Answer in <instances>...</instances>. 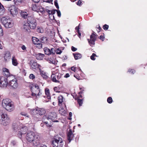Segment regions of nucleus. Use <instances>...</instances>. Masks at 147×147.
Returning a JSON list of instances; mask_svg holds the SVG:
<instances>
[{"label":"nucleus","mask_w":147,"mask_h":147,"mask_svg":"<svg viewBox=\"0 0 147 147\" xmlns=\"http://www.w3.org/2000/svg\"><path fill=\"white\" fill-rule=\"evenodd\" d=\"M55 52H56L57 54H60L62 53V51L61 50L58 49L56 50Z\"/></svg>","instance_id":"42"},{"label":"nucleus","mask_w":147,"mask_h":147,"mask_svg":"<svg viewBox=\"0 0 147 147\" xmlns=\"http://www.w3.org/2000/svg\"><path fill=\"white\" fill-rule=\"evenodd\" d=\"M3 107L7 111H11L14 109V106L11 100L8 98L3 100L2 101Z\"/></svg>","instance_id":"2"},{"label":"nucleus","mask_w":147,"mask_h":147,"mask_svg":"<svg viewBox=\"0 0 147 147\" xmlns=\"http://www.w3.org/2000/svg\"><path fill=\"white\" fill-rule=\"evenodd\" d=\"M32 95L33 96H39L41 94L39 89V87L37 85H35L33 86L31 88Z\"/></svg>","instance_id":"9"},{"label":"nucleus","mask_w":147,"mask_h":147,"mask_svg":"<svg viewBox=\"0 0 147 147\" xmlns=\"http://www.w3.org/2000/svg\"><path fill=\"white\" fill-rule=\"evenodd\" d=\"M37 30V32L39 33H42L43 32V28L40 27H38Z\"/></svg>","instance_id":"37"},{"label":"nucleus","mask_w":147,"mask_h":147,"mask_svg":"<svg viewBox=\"0 0 147 147\" xmlns=\"http://www.w3.org/2000/svg\"><path fill=\"white\" fill-rule=\"evenodd\" d=\"M27 22L29 24L31 29L36 28V21L33 17H28Z\"/></svg>","instance_id":"10"},{"label":"nucleus","mask_w":147,"mask_h":147,"mask_svg":"<svg viewBox=\"0 0 147 147\" xmlns=\"http://www.w3.org/2000/svg\"><path fill=\"white\" fill-rule=\"evenodd\" d=\"M32 39L33 42L34 44V42L35 43H37L41 42L40 41H39V40L38 38L36 37H33Z\"/></svg>","instance_id":"34"},{"label":"nucleus","mask_w":147,"mask_h":147,"mask_svg":"<svg viewBox=\"0 0 147 147\" xmlns=\"http://www.w3.org/2000/svg\"><path fill=\"white\" fill-rule=\"evenodd\" d=\"M13 131L17 132L18 136L20 138H22V135L26 133L27 131V127L20 123H14L13 125Z\"/></svg>","instance_id":"1"},{"label":"nucleus","mask_w":147,"mask_h":147,"mask_svg":"<svg viewBox=\"0 0 147 147\" xmlns=\"http://www.w3.org/2000/svg\"><path fill=\"white\" fill-rule=\"evenodd\" d=\"M23 29L25 31L30 32L31 28L29 24L27 22L24 24Z\"/></svg>","instance_id":"18"},{"label":"nucleus","mask_w":147,"mask_h":147,"mask_svg":"<svg viewBox=\"0 0 147 147\" xmlns=\"http://www.w3.org/2000/svg\"><path fill=\"white\" fill-rule=\"evenodd\" d=\"M1 21L4 27L7 28H11L14 25L13 21L9 17H3Z\"/></svg>","instance_id":"3"},{"label":"nucleus","mask_w":147,"mask_h":147,"mask_svg":"<svg viewBox=\"0 0 147 147\" xmlns=\"http://www.w3.org/2000/svg\"><path fill=\"white\" fill-rule=\"evenodd\" d=\"M108 27H109V26L108 25H106V24H105L103 26V29L105 30H107L108 28Z\"/></svg>","instance_id":"49"},{"label":"nucleus","mask_w":147,"mask_h":147,"mask_svg":"<svg viewBox=\"0 0 147 147\" xmlns=\"http://www.w3.org/2000/svg\"><path fill=\"white\" fill-rule=\"evenodd\" d=\"M21 14L22 16L24 18H26L28 15V13L25 11H21Z\"/></svg>","instance_id":"31"},{"label":"nucleus","mask_w":147,"mask_h":147,"mask_svg":"<svg viewBox=\"0 0 147 147\" xmlns=\"http://www.w3.org/2000/svg\"><path fill=\"white\" fill-rule=\"evenodd\" d=\"M107 102L109 103H111L112 102V99L111 97H109L107 100Z\"/></svg>","instance_id":"43"},{"label":"nucleus","mask_w":147,"mask_h":147,"mask_svg":"<svg viewBox=\"0 0 147 147\" xmlns=\"http://www.w3.org/2000/svg\"><path fill=\"white\" fill-rule=\"evenodd\" d=\"M21 48L24 51H26V47L24 45H22V46H21Z\"/></svg>","instance_id":"47"},{"label":"nucleus","mask_w":147,"mask_h":147,"mask_svg":"<svg viewBox=\"0 0 147 147\" xmlns=\"http://www.w3.org/2000/svg\"><path fill=\"white\" fill-rule=\"evenodd\" d=\"M39 138V136L31 131L29 132L27 134L26 138L27 140L30 142H32L35 139H37Z\"/></svg>","instance_id":"7"},{"label":"nucleus","mask_w":147,"mask_h":147,"mask_svg":"<svg viewBox=\"0 0 147 147\" xmlns=\"http://www.w3.org/2000/svg\"><path fill=\"white\" fill-rule=\"evenodd\" d=\"M10 119L8 116L4 114L2 111H0V123L2 124L6 125L10 122Z\"/></svg>","instance_id":"5"},{"label":"nucleus","mask_w":147,"mask_h":147,"mask_svg":"<svg viewBox=\"0 0 147 147\" xmlns=\"http://www.w3.org/2000/svg\"><path fill=\"white\" fill-rule=\"evenodd\" d=\"M74 77H75L78 80H79L80 79L79 78V77L78 76H76L75 75H74Z\"/></svg>","instance_id":"63"},{"label":"nucleus","mask_w":147,"mask_h":147,"mask_svg":"<svg viewBox=\"0 0 147 147\" xmlns=\"http://www.w3.org/2000/svg\"><path fill=\"white\" fill-rule=\"evenodd\" d=\"M12 63L14 66H17L18 63L15 56H13L12 58Z\"/></svg>","instance_id":"27"},{"label":"nucleus","mask_w":147,"mask_h":147,"mask_svg":"<svg viewBox=\"0 0 147 147\" xmlns=\"http://www.w3.org/2000/svg\"><path fill=\"white\" fill-rule=\"evenodd\" d=\"M40 40L41 41V42L42 43H44L46 41L47 39L46 37H43L41 38Z\"/></svg>","instance_id":"36"},{"label":"nucleus","mask_w":147,"mask_h":147,"mask_svg":"<svg viewBox=\"0 0 147 147\" xmlns=\"http://www.w3.org/2000/svg\"><path fill=\"white\" fill-rule=\"evenodd\" d=\"M11 57V54L9 52H7L5 54L4 56V58L5 61H7L10 59Z\"/></svg>","instance_id":"24"},{"label":"nucleus","mask_w":147,"mask_h":147,"mask_svg":"<svg viewBox=\"0 0 147 147\" xmlns=\"http://www.w3.org/2000/svg\"><path fill=\"white\" fill-rule=\"evenodd\" d=\"M21 114L23 116H25L27 117H28V115L25 112H22Z\"/></svg>","instance_id":"48"},{"label":"nucleus","mask_w":147,"mask_h":147,"mask_svg":"<svg viewBox=\"0 0 147 147\" xmlns=\"http://www.w3.org/2000/svg\"><path fill=\"white\" fill-rule=\"evenodd\" d=\"M131 71V73L132 74H134L135 72V71L134 70H132V69H129L128 70V72H130Z\"/></svg>","instance_id":"55"},{"label":"nucleus","mask_w":147,"mask_h":147,"mask_svg":"<svg viewBox=\"0 0 147 147\" xmlns=\"http://www.w3.org/2000/svg\"><path fill=\"white\" fill-rule=\"evenodd\" d=\"M71 50L73 51H75L77 50V49L73 46L71 47Z\"/></svg>","instance_id":"53"},{"label":"nucleus","mask_w":147,"mask_h":147,"mask_svg":"<svg viewBox=\"0 0 147 147\" xmlns=\"http://www.w3.org/2000/svg\"><path fill=\"white\" fill-rule=\"evenodd\" d=\"M11 14L13 16L16 15L18 13V9L14 5L9 7L8 9Z\"/></svg>","instance_id":"16"},{"label":"nucleus","mask_w":147,"mask_h":147,"mask_svg":"<svg viewBox=\"0 0 147 147\" xmlns=\"http://www.w3.org/2000/svg\"><path fill=\"white\" fill-rule=\"evenodd\" d=\"M30 65L31 68L33 69H36L38 68L39 69L41 67L40 65H38L36 62L34 61L31 62Z\"/></svg>","instance_id":"19"},{"label":"nucleus","mask_w":147,"mask_h":147,"mask_svg":"<svg viewBox=\"0 0 147 147\" xmlns=\"http://www.w3.org/2000/svg\"><path fill=\"white\" fill-rule=\"evenodd\" d=\"M40 139V137L37 139H35L33 142V144L34 146H38L40 145V143L39 141V139Z\"/></svg>","instance_id":"22"},{"label":"nucleus","mask_w":147,"mask_h":147,"mask_svg":"<svg viewBox=\"0 0 147 147\" xmlns=\"http://www.w3.org/2000/svg\"><path fill=\"white\" fill-rule=\"evenodd\" d=\"M77 101L80 106H81L83 103V101L82 100L80 99H78Z\"/></svg>","instance_id":"40"},{"label":"nucleus","mask_w":147,"mask_h":147,"mask_svg":"<svg viewBox=\"0 0 147 147\" xmlns=\"http://www.w3.org/2000/svg\"><path fill=\"white\" fill-rule=\"evenodd\" d=\"M56 10H51V14L53 15L55 13Z\"/></svg>","instance_id":"58"},{"label":"nucleus","mask_w":147,"mask_h":147,"mask_svg":"<svg viewBox=\"0 0 147 147\" xmlns=\"http://www.w3.org/2000/svg\"><path fill=\"white\" fill-rule=\"evenodd\" d=\"M3 35V31L1 25H0V36H2Z\"/></svg>","instance_id":"41"},{"label":"nucleus","mask_w":147,"mask_h":147,"mask_svg":"<svg viewBox=\"0 0 147 147\" xmlns=\"http://www.w3.org/2000/svg\"><path fill=\"white\" fill-rule=\"evenodd\" d=\"M104 37L102 36L101 35L100 36V39L102 41L104 40Z\"/></svg>","instance_id":"57"},{"label":"nucleus","mask_w":147,"mask_h":147,"mask_svg":"<svg viewBox=\"0 0 147 147\" xmlns=\"http://www.w3.org/2000/svg\"><path fill=\"white\" fill-rule=\"evenodd\" d=\"M32 112L40 115L44 114L46 112L45 110L43 108L33 109Z\"/></svg>","instance_id":"17"},{"label":"nucleus","mask_w":147,"mask_h":147,"mask_svg":"<svg viewBox=\"0 0 147 147\" xmlns=\"http://www.w3.org/2000/svg\"><path fill=\"white\" fill-rule=\"evenodd\" d=\"M29 77L30 79H33L35 78V76L33 74H31L30 75Z\"/></svg>","instance_id":"46"},{"label":"nucleus","mask_w":147,"mask_h":147,"mask_svg":"<svg viewBox=\"0 0 147 147\" xmlns=\"http://www.w3.org/2000/svg\"><path fill=\"white\" fill-rule=\"evenodd\" d=\"M73 55H74L75 59L76 60L79 59H80L82 57L81 55L79 53H77L76 54L73 53Z\"/></svg>","instance_id":"28"},{"label":"nucleus","mask_w":147,"mask_h":147,"mask_svg":"<svg viewBox=\"0 0 147 147\" xmlns=\"http://www.w3.org/2000/svg\"><path fill=\"white\" fill-rule=\"evenodd\" d=\"M42 120L43 122L47 125V127H51L50 123H49L51 122V121L48 115L44 116L42 118Z\"/></svg>","instance_id":"14"},{"label":"nucleus","mask_w":147,"mask_h":147,"mask_svg":"<svg viewBox=\"0 0 147 147\" xmlns=\"http://www.w3.org/2000/svg\"><path fill=\"white\" fill-rule=\"evenodd\" d=\"M5 9L3 5L0 3V15H3L5 12Z\"/></svg>","instance_id":"26"},{"label":"nucleus","mask_w":147,"mask_h":147,"mask_svg":"<svg viewBox=\"0 0 147 147\" xmlns=\"http://www.w3.org/2000/svg\"><path fill=\"white\" fill-rule=\"evenodd\" d=\"M97 56L95 53H93L92 55L90 56L91 59L93 60H94L95 59V58H94L95 57H96Z\"/></svg>","instance_id":"39"},{"label":"nucleus","mask_w":147,"mask_h":147,"mask_svg":"<svg viewBox=\"0 0 147 147\" xmlns=\"http://www.w3.org/2000/svg\"><path fill=\"white\" fill-rule=\"evenodd\" d=\"M50 51L51 52V55L54 54L56 51L53 48H51V49H50Z\"/></svg>","instance_id":"38"},{"label":"nucleus","mask_w":147,"mask_h":147,"mask_svg":"<svg viewBox=\"0 0 147 147\" xmlns=\"http://www.w3.org/2000/svg\"><path fill=\"white\" fill-rule=\"evenodd\" d=\"M34 44L36 45V47L39 49H40L42 47V44L41 42L37 43L34 42Z\"/></svg>","instance_id":"33"},{"label":"nucleus","mask_w":147,"mask_h":147,"mask_svg":"<svg viewBox=\"0 0 147 147\" xmlns=\"http://www.w3.org/2000/svg\"><path fill=\"white\" fill-rule=\"evenodd\" d=\"M32 9L34 11L38 12H39L42 13L44 10L43 8L41 6H38L36 4H33L32 6Z\"/></svg>","instance_id":"12"},{"label":"nucleus","mask_w":147,"mask_h":147,"mask_svg":"<svg viewBox=\"0 0 147 147\" xmlns=\"http://www.w3.org/2000/svg\"><path fill=\"white\" fill-rule=\"evenodd\" d=\"M74 136V135L72 133V130L69 129L67 134V138L69 141V142H70Z\"/></svg>","instance_id":"20"},{"label":"nucleus","mask_w":147,"mask_h":147,"mask_svg":"<svg viewBox=\"0 0 147 147\" xmlns=\"http://www.w3.org/2000/svg\"><path fill=\"white\" fill-rule=\"evenodd\" d=\"M7 80L9 81L8 86H10L13 89H16L18 86L17 80L13 75H10L7 77Z\"/></svg>","instance_id":"4"},{"label":"nucleus","mask_w":147,"mask_h":147,"mask_svg":"<svg viewBox=\"0 0 147 147\" xmlns=\"http://www.w3.org/2000/svg\"><path fill=\"white\" fill-rule=\"evenodd\" d=\"M2 49V45L1 44V42L0 41V49Z\"/></svg>","instance_id":"64"},{"label":"nucleus","mask_w":147,"mask_h":147,"mask_svg":"<svg viewBox=\"0 0 147 147\" xmlns=\"http://www.w3.org/2000/svg\"><path fill=\"white\" fill-rule=\"evenodd\" d=\"M3 74L6 76H9V73L8 69L6 68H4L3 69Z\"/></svg>","instance_id":"25"},{"label":"nucleus","mask_w":147,"mask_h":147,"mask_svg":"<svg viewBox=\"0 0 147 147\" xmlns=\"http://www.w3.org/2000/svg\"><path fill=\"white\" fill-rule=\"evenodd\" d=\"M63 97L61 95L59 96L58 97V105L60 106L61 105V104L63 101Z\"/></svg>","instance_id":"23"},{"label":"nucleus","mask_w":147,"mask_h":147,"mask_svg":"<svg viewBox=\"0 0 147 147\" xmlns=\"http://www.w3.org/2000/svg\"><path fill=\"white\" fill-rule=\"evenodd\" d=\"M81 1L80 0H79L77 3V5H80L81 4Z\"/></svg>","instance_id":"59"},{"label":"nucleus","mask_w":147,"mask_h":147,"mask_svg":"<svg viewBox=\"0 0 147 147\" xmlns=\"http://www.w3.org/2000/svg\"><path fill=\"white\" fill-rule=\"evenodd\" d=\"M41 76L45 78H47V76L45 74L44 72H42L41 73Z\"/></svg>","instance_id":"44"},{"label":"nucleus","mask_w":147,"mask_h":147,"mask_svg":"<svg viewBox=\"0 0 147 147\" xmlns=\"http://www.w3.org/2000/svg\"><path fill=\"white\" fill-rule=\"evenodd\" d=\"M54 4H55V6L56 7V8L57 9H59V6L58 5V3L57 2V0H55V1Z\"/></svg>","instance_id":"45"},{"label":"nucleus","mask_w":147,"mask_h":147,"mask_svg":"<svg viewBox=\"0 0 147 147\" xmlns=\"http://www.w3.org/2000/svg\"><path fill=\"white\" fill-rule=\"evenodd\" d=\"M44 51L45 54L48 55H51L50 49L47 47H45L44 49Z\"/></svg>","instance_id":"30"},{"label":"nucleus","mask_w":147,"mask_h":147,"mask_svg":"<svg viewBox=\"0 0 147 147\" xmlns=\"http://www.w3.org/2000/svg\"><path fill=\"white\" fill-rule=\"evenodd\" d=\"M69 76V75L68 73H67L65 74L64 77L66 78H67Z\"/></svg>","instance_id":"56"},{"label":"nucleus","mask_w":147,"mask_h":147,"mask_svg":"<svg viewBox=\"0 0 147 147\" xmlns=\"http://www.w3.org/2000/svg\"><path fill=\"white\" fill-rule=\"evenodd\" d=\"M97 38V36L94 33H92L90 36V39H88V43L91 46H94L95 44V42Z\"/></svg>","instance_id":"11"},{"label":"nucleus","mask_w":147,"mask_h":147,"mask_svg":"<svg viewBox=\"0 0 147 147\" xmlns=\"http://www.w3.org/2000/svg\"><path fill=\"white\" fill-rule=\"evenodd\" d=\"M49 63H55V62L54 61L52 60L51 59H50L49 60Z\"/></svg>","instance_id":"52"},{"label":"nucleus","mask_w":147,"mask_h":147,"mask_svg":"<svg viewBox=\"0 0 147 147\" xmlns=\"http://www.w3.org/2000/svg\"><path fill=\"white\" fill-rule=\"evenodd\" d=\"M78 36H79V38H80V36H81V33L79 32V30H78Z\"/></svg>","instance_id":"61"},{"label":"nucleus","mask_w":147,"mask_h":147,"mask_svg":"<svg viewBox=\"0 0 147 147\" xmlns=\"http://www.w3.org/2000/svg\"><path fill=\"white\" fill-rule=\"evenodd\" d=\"M75 29L76 30H77V31L78 32V30H79V26H78V27H76V28H75Z\"/></svg>","instance_id":"62"},{"label":"nucleus","mask_w":147,"mask_h":147,"mask_svg":"<svg viewBox=\"0 0 147 147\" xmlns=\"http://www.w3.org/2000/svg\"><path fill=\"white\" fill-rule=\"evenodd\" d=\"M45 94L47 95V97L48 99L51 98V97L49 95V91L48 89H46L45 91Z\"/></svg>","instance_id":"32"},{"label":"nucleus","mask_w":147,"mask_h":147,"mask_svg":"<svg viewBox=\"0 0 147 147\" xmlns=\"http://www.w3.org/2000/svg\"><path fill=\"white\" fill-rule=\"evenodd\" d=\"M32 1L35 3H37L39 2L40 0H32Z\"/></svg>","instance_id":"60"},{"label":"nucleus","mask_w":147,"mask_h":147,"mask_svg":"<svg viewBox=\"0 0 147 147\" xmlns=\"http://www.w3.org/2000/svg\"><path fill=\"white\" fill-rule=\"evenodd\" d=\"M49 116V118L51 121L53 122H58V121L56 120L57 119V115L56 113L55 112H51L50 113L48 114Z\"/></svg>","instance_id":"15"},{"label":"nucleus","mask_w":147,"mask_h":147,"mask_svg":"<svg viewBox=\"0 0 147 147\" xmlns=\"http://www.w3.org/2000/svg\"><path fill=\"white\" fill-rule=\"evenodd\" d=\"M17 145V142L16 141L14 140H12L11 142V145L12 146H15Z\"/></svg>","instance_id":"35"},{"label":"nucleus","mask_w":147,"mask_h":147,"mask_svg":"<svg viewBox=\"0 0 147 147\" xmlns=\"http://www.w3.org/2000/svg\"><path fill=\"white\" fill-rule=\"evenodd\" d=\"M56 11L57 12V13L58 16L60 17L61 16V13L60 11L59 10H56Z\"/></svg>","instance_id":"50"},{"label":"nucleus","mask_w":147,"mask_h":147,"mask_svg":"<svg viewBox=\"0 0 147 147\" xmlns=\"http://www.w3.org/2000/svg\"><path fill=\"white\" fill-rule=\"evenodd\" d=\"M35 56L37 59L41 60L43 59L45 55L41 53H36L35 54Z\"/></svg>","instance_id":"21"},{"label":"nucleus","mask_w":147,"mask_h":147,"mask_svg":"<svg viewBox=\"0 0 147 147\" xmlns=\"http://www.w3.org/2000/svg\"><path fill=\"white\" fill-rule=\"evenodd\" d=\"M22 0H14L13 1L15 4L17 2L21 3L22 2Z\"/></svg>","instance_id":"51"},{"label":"nucleus","mask_w":147,"mask_h":147,"mask_svg":"<svg viewBox=\"0 0 147 147\" xmlns=\"http://www.w3.org/2000/svg\"><path fill=\"white\" fill-rule=\"evenodd\" d=\"M59 111L61 115H65L67 112L66 111L64 110L62 107L60 108Z\"/></svg>","instance_id":"29"},{"label":"nucleus","mask_w":147,"mask_h":147,"mask_svg":"<svg viewBox=\"0 0 147 147\" xmlns=\"http://www.w3.org/2000/svg\"><path fill=\"white\" fill-rule=\"evenodd\" d=\"M76 67H75L74 66L72 67L71 68V69L72 70L74 71V72H75L76 70Z\"/></svg>","instance_id":"54"},{"label":"nucleus","mask_w":147,"mask_h":147,"mask_svg":"<svg viewBox=\"0 0 147 147\" xmlns=\"http://www.w3.org/2000/svg\"><path fill=\"white\" fill-rule=\"evenodd\" d=\"M58 71H56V72L53 71L52 74L51 76V79L52 81L55 82H59L58 80L61 77V75L59 73L57 72Z\"/></svg>","instance_id":"8"},{"label":"nucleus","mask_w":147,"mask_h":147,"mask_svg":"<svg viewBox=\"0 0 147 147\" xmlns=\"http://www.w3.org/2000/svg\"><path fill=\"white\" fill-rule=\"evenodd\" d=\"M7 77L6 78L3 76L0 78V84L1 86H3V87H6L7 86H8V82L7 81Z\"/></svg>","instance_id":"13"},{"label":"nucleus","mask_w":147,"mask_h":147,"mask_svg":"<svg viewBox=\"0 0 147 147\" xmlns=\"http://www.w3.org/2000/svg\"><path fill=\"white\" fill-rule=\"evenodd\" d=\"M53 147H62L63 145V140L61 137L54 139L52 142Z\"/></svg>","instance_id":"6"}]
</instances>
